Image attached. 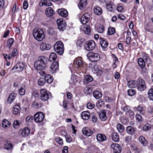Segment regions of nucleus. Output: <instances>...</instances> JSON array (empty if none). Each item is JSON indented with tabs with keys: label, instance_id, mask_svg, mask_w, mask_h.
I'll return each instance as SVG.
<instances>
[{
	"label": "nucleus",
	"instance_id": "f257e3e1",
	"mask_svg": "<svg viewBox=\"0 0 153 153\" xmlns=\"http://www.w3.org/2000/svg\"><path fill=\"white\" fill-rule=\"evenodd\" d=\"M46 58L44 56H40L38 60L34 63L35 69L38 71L43 70L45 69L46 65Z\"/></svg>",
	"mask_w": 153,
	"mask_h": 153
},
{
	"label": "nucleus",
	"instance_id": "f03ea898",
	"mask_svg": "<svg viewBox=\"0 0 153 153\" xmlns=\"http://www.w3.org/2000/svg\"><path fill=\"white\" fill-rule=\"evenodd\" d=\"M33 35L34 38L38 41H42L45 37L43 31L39 28H36L34 30Z\"/></svg>",
	"mask_w": 153,
	"mask_h": 153
},
{
	"label": "nucleus",
	"instance_id": "7ed1b4c3",
	"mask_svg": "<svg viewBox=\"0 0 153 153\" xmlns=\"http://www.w3.org/2000/svg\"><path fill=\"white\" fill-rule=\"evenodd\" d=\"M85 66L84 62L82 61L81 58H77L75 59L74 62L73 68L74 69L75 68L78 70H82L83 68Z\"/></svg>",
	"mask_w": 153,
	"mask_h": 153
},
{
	"label": "nucleus",
	"instance_id": "20e7f679",
	"mask_svg": "<svg viewBox=\"0 0 153 153\" xmlns=\"http://www.w3.org/2000/svg\"><path fill=\"white\" fill-rule=\"evenodd\" d=\"M40 97L41 100L43 101H46L48 99L52 97L51 93L44 89L40 90Z\"/></svg>",
	"mask_w": 153,
	"mask_h": 153
},
{
	"label": "nucleus",
	"instance_id": "39448f33",
	"mask_svg": "<svg viewBox=\"0 0 153 153\" xmlns=\"http://www.w3.org/2000/svg\"><path fill=\"white\" fill-rule=\"evenodd\" d=\"M54 49L56 52L59 55H62L64 52V45L61 41L56 42L54 45Z\"/></svg>",
	"mask_w": 153,
	"mask_h": 153
},
{
	"label": "nucleus",
	"instance_id": "423d86ee",
	"mask_svg": "<svg viewBox=\"0 0 153 153\" xmlns=\"http://www.w3.org/2000/svg\"><path fill=\"white\" fill-rule=\"evenodd\" d=\"M137 90L140 91L144 90L146 88V85L144 80L142 79H139L137 81Z\"/></svg>",
	"mask_w": 153,
	"mask_h": 153
},
{
	"label": "nucleus",
	"instance_id": "0eeeda50",
	"mask_svg": "<svg viewBox=\"0 0 153 153\" xmlns=\"http://www.w3.org/2000/svg\"><path fill=\"white\" fill-rule=\"evenodd\" d=\"M87 56L89 59L92 62H97L100 59V56L98 54L93 52L88 53Z\"/></svg>",
	"mask_w": 153,
	"mask_h": 153
},
{
	"label": "nucleus",
	"instance_id": "6e6552de",
	"mask_svg": "<svg viewBox=\"0 0 153 153\" xmlns=\"http://www.w3.org/2000/svg\"><path fill=\"white\" fill-rule=\"evenodd\" d=\"M85 47L86 51H92L95 47V43L94 40H91L85 43Z\"/></svg>",
	"mask_w": 153,
	"mask_h": 153
},
{
	"label": "nucleus",
	"instance_id": "1a4fd4ad",
	"mask_svg": "<svg viewBox=\"0 0 153 153\" xmlns=\"http://www.w3.org/2000/svg\"><path fill=\"white\" fill-rule=\"evenodd\" d=\"M59 29L61 31H63L66 27V24L65 21L62 19H58L56 21Z\"/></svg>",
	"mask_w": 153,
	"mask_h": 153
},
{
	"label": "nucleus",
	"instance_id": "9d476101",
	"mask_svg": "<svg viewBox=\"0 0 153 153\" xmlns=\"http://www.w3.org/2000/svg\"><path fill=\"white\" fill-rule=\"evenodd\" d=\"M44 115L41 112L36 113L34 115V119L36 123H40L42 121L44 118Z\"/></svg>",
	"mask_w": 153,
	"mask_h": 153
},
{
	"label": "nucleus",
	"instance_id": "9b49d317",
	"mask_svg": "<svg viewBox=\"0 0 153 153\" xmlns=\"http://www.w3.org/2000/svg\"><path fill=\"white\" fill-rule=\"evenodd\" d=\"M59 63L57 62H54L51 64L50 71L52 74H54L58 71Z\"/></svg>",
	"mask_w": 153,
	"mask_h": 153
},
{
	"label": "nucleus",
	"instance_id": "f8f14e48",
	"mask_svg": "<svg viewBox=\"0 0 153 153\" xmlns=\"http://www.w3.org/2000/svg\"><path fill=\"white\" fill-rule=\"evenodd\" d=\"M30 133V130L27 127H25L23 129H20L19 132V135L22 137H26L28 136Z\"/></svg>",
	"mask_w": 153,
	"mask_h": 153
},
{
	"label": "nucleus",
	"instance_id": "ddd939ff",
	"mask_svg": "<svg viewBox=\"0 0 153 153\" xmlns=\"http://www.w3.org/2000/svg\"><path fill=\"white\" fill-rule=\"evenodd\" d=\"M90 17V15L89 13H85L81 18L80 22L81 23L83 24H85L89 20Z\"/></svg>",
	"mask_w": 153,
	"mask_h": 153
},
{
	"label": "nucleus",
	"instance_id": "4468645a",
	"mask_svg": "<svg viewBox=\"0 0 153 153\" xmlns=\"http://www.w3.org/2000/svg\"><path fill=\"white\" fill-rule=\"evenodd\" d=\"M111 147L113 149L114 152L120 153L121 152V149L120 146L117 143H113L111 144Z\"/></svg>",
	"mask_w": 153,
	"mask_h": 153
},
{
	"label": "nucleus",
	"instance_id": "2eb2a0df",
	"mask_svg": "<svg viewBox=\"0 0 153 153\" xmlns=\"http://www.w3.org/2000/svg\"><path fill=\"white\" fill-rule=\"evenodd\" d=\"M106 6L107 9L109 11L114 12L116 9L115 6L110 1L106 3Z\"/></svg>",
	"mask_w": 153,
	"mask_h": 153
},
{
	"label": "nucleus",
	"instance_id": "dca6fc26",
	"mask_svg": "<svg viewBox=\"0 0 153 153\" xmlns=\"http://www.w3.org/2000/svg\"><path fill=\"white\" fill-rule=\"evenodd\" d=\"M133 110L135 111H137L142 115L145 114L146 110L141 105H138L137 107H134Z\"/></svg>",
	"mask_w": 153,
	"mask_h": 153
},
{
	"label": "nucleus",
	"instance_id": "f3484780",
	"mask_svg": "<svg viewBox=\"0 0 153 153\" xmlns=\"http://www.w3.org/2000/svg\"><path fill=\"white\" fill-rule=\"evenodd\" d=\"M40 49L42 51L48 50L51 48V45L43 42L41 44L40 46Z\"/></svg>",
	"mask_w": 153,
	"mask_h": 153
},
{
	"label": "nucleus",
	"instance_id": "a211bd4d",
	"mask_svg": "<svg viewBox=\"0 0 153 153\" xmlns=\"http://www.w3.org/2000/svg\"><path fill=\"white\" fill-rule=\"evenodd\" d=\"M82 132L83 134L88 137L91 136L93 134V131L87 127L83 128Z\"/></svg>",
	"mask_w": 153,
	"mask_h": 153
},
{
	"label": "nucleus",
	"instance_id": "6ab92c4d",
	"mask_svg": "<svg viewBox=\"0 0 153 153\" xmlns=\"http://www.w3.org/2000/svg\"><path fill=\"white\" fill-rule=\"evenodd\" d=\"M93 71L94 73L96 74L98 76L101 75L103 73L102 70L97 65L94 66Z\"/></svg>",
	"mask_w": 153,
	"mask_h": 153
},
{
	"label": "nucleus",
	"instance_id": "aec40b11",
	"mask_svg": "<svg viewBox=\"0 0 153 153\" xmlns=\"http://www.w3.org/2000/svg\"><path fill=\"white\" fill-rule=\"evenodd\" d=\"M81 29L86 34H89L90 33L91 29L90 26L88 25H83L82 26Z\"/></svg>",
	"mask_w": 153,
	"mask_h": 153
},
{
	"label": "nucleus",
	"instance_id": "412c9836",
	"mask_svg": "<svg viewBox=\"0 0 153 153\" xmlns=\"http://www.w3.org/2000/svg\"><path fill=\"white\" fill-rule=\"evenodd\" d=\"M24 68V65L22 62H19L13 67V69H16L19 71H22Z\"/></svg>",
	"mask_w": 153,
	"mask_h": 153
},
{
	"label": "nucleus",
	"instance_id": "4be33fe9",
	"mask_svg": "<svg viewBox=\"0 0 153 153\" xmlns=\"http://www.w3.org/2000/svg\"><path fill=\"white\" fill-rule=\"evenodd\" d=\"M101 40L100 44L103 50H105L108 45V42L103 38H100Z\"/></svg>",
	"mask_w": 153,
	"mask_h": 153
},
{
	"label": "nucleus",
	"instance_id": "5701e85b",
	"mask_svg": "<svg viewBox=\"0 0 153 153\" xmlns=\"http://www.w3.org/2000/svg\"><path fill=\"white\" fill-rule=\"evenodd\" d=\"M77 82V81L76 79V76L72 75L71 79L70 80L69 82L70 85L72 87H73L74 86H75Z\"/></svg>",
	"mask_w": 153,
	"mask_h": 153
},
{
	"label": "nucleus",
	"instance_id": "b1692460",
	"mask_svg": "<svg viewBox=\"0 0 153 153\" xmlns=\"http://www.w3.org/2000/svg\"><path fill=\"white\" fill-rule=\"evenodd\" d=\"M58 13L59 15L64 17H66L68 14L67 11L64 8L59 9Z\"/></svg>",
	"mask_w": 153,
	"mask_h": 153
},
{
	"label": "nucleus",
	"instance_id": "393cba45",
	"mask_svg": "<svg viewBox=\"0 0 153 153\" xmlns=\"http://www.w3.org/2000/svg\"><path fill=\"white\" fill-rule=\"evenodd\" d=\"M82 118L85 120H88L90 117V113L87 111H84L81 114Z\"/></svg>",
	"mask_w": 153,
	"mask_h": 153
},
{
	"label": "nucleus",
	"instance_id": "a878e982",
	"mask_svg": "<svg viewBox=\"0 0 153 153\" xmlns=\"http://www.w3.org/2000/svg\"><path fill=\"white\" fill-rule=\"evenodd\" d=\"M93 10L94 13L98 15H100L102 12V9L100 7L97 6L94 7Z\"/></svg>",
	"mask_w": 153,
	"mask_h": 153
},
{
	"label": "nucleus",
	"instance_id": "bb28decb",
	"mask_svg": "<svg viewBox=\"0 0 153 153\" xmlns=\"http://www.w3.org/2000/svg\"><path fill=\"white\" fill-rule=\"evenodd\" d=\"M54 13V11L52 8L51 7H48L46 10L45 14L46 16H51L53 15Z\"/></svg>",
	"mask_w": 153,
	"mask_h": 153
},
{
	"label": "nucleus",
	"instance_id": "cd10ccee",
	"mask_svg": "<svg viewBox=\"0 0 153 153\" xmlns=\"http://www.w3.org/2000/svg\"><path fill=\"white\" fill-rule=\"evenodd\" d=\"M87 4V0H80L78 5L79 8L82 10L86 7Z\"/></svg>",
	"mask_w": 153,
	"mask_h": 153
},
{
	"label": "nucleus",
	"instance_id": "c85d7f7f",
	"mask_svg": "<svg viewBox=\"0 0 153 153\" xmlns=\"http://www.w3.org/2000/svg\"><path fill=\"white\" fill-rule=\"evenodd\" d=\"M97 139L99 142H103L106 139V136L102 134H98L96 136Z\"/></svg>",
	"mask_w": 153,
	"mask_h": 153
},
{
	"label": "nucleus",
	"instance_id": "c756f323",
	"mask_svg": "<svg viewBox=\"0 0 153 153\" xmlns=\"http://www.w3.org/2000/svg\"><path fill=\"white\" fill-rule=\"evenodd\" d=\"M100 119L102 121H105L107 119L106 112L105 110L102 111L99 114Z\"/></svg>",
	"mask_w": 153,
	"mask_h": 153
},
{
	"label": "nucleus",
	"instance_id": "7c9ffc66",
	"mask_svg": "<svg viewBox=\"0 0 153 153\" xmlns=\"http://www.w3.org/2000/svg\"><path fill=\"white\" fill-rule=\"evenodd\" d=\"M128 86L130 88H134L136 87L137 81H131L128 82Z\"/></svg>",
	"mask_w": 153,
	"mask_h": 153
},
{
	"label": "nucleus",
	"instance_id": "2f4dec72",
	"mask_svg": "<svg viewBox=\"0 0 153 153\" xmlns=\"http://www.w3.org/2000/svg\"><path fill=\"white\" fill-rule=\"evenodd\" d=\"M138 63L139 66L141 68H144L145 66V62L142 58H139L138 60Z\"/></svg>",
	"mask_w": 153,
	"mask_h": 153
},
{
	"label": "nucleus",
	"instance_id": "473e14b6",
	"mask_svg": "<svg viewBox=\"0 0 153 153\" xmlns=\"http://www.w3.org/2000/svg\"><path fill=\"white\" fill-rule=\"evenodd\" d=\"M20 111V108L18 105H16L14 107L13 113L14 114H17L19 113Z\"/></svg>",
	"mask_w": 153,
	"mask_h": 153
},
{
	"label": "nucleus",
	"instance_id": "72a5a7b5",
	"mask_svg": "<svg viewBox=\"0 0 153 153\" xmlns=\"http://www.w3.org/2000/svg\"><path fill=\"white\" fill-rule=\"evenodd\" d=\"M93 94L94 97L96 99H100L102 96L101 93L97 91H94Z\"/></svg>",
	"mask_w": 153,
	"mask_h": 153
},
{
	"label": "nucleus",
	"instance_id": "f704fd0d",
	"mask_svg": "<svg viewBox=\"0 0 153 153\" xmlns=\"http://www.w3.org/2000/svg\"><path fill=\"white\" fill-rule=\"evenodd\" d=\"M17 50L16 49H14L13 52L10 53L8 56V59H10V58L16 56L17 55Z\"/></svg>",
	"mask_w": 153,
	"mask_h": 153
},
{
	"label": "nucleus",
	"instance_id": "c9c22d12",
	"mask_svg": "<svg viewBox=\"0 0 153 153\" xmlns=\"http://www.w3.org/2000/svg\"><path fill=\"white\" fill-rule=\"evenodd\" d=\"M112 138L114 142H118L119 141V136L117 133H113L112 135Z\"/></svg>",
	"mask_w": 153,
	"mask_h": 153
},
{
	"label": "nucleus",
	"instance_id": "e433bc0d",
	"mask_svg": "<svg viewBox=\"0 0 153 153\" xmlns=\"http://www.w3.org/2000/svg\"><path fill=\"white\" fill-rule=\"evenodd\" d=\"M126 131L128 133L130 134H132L134 133L135 129L132 127L128 126L126 128Z\"/></svg>",
	"mask_w": 153,
	"mask_h": 153
},
{
	"label": "nucleus",
	"instance_id": "4c0bfd02",
	"mask_svg": "<svg viewBox=\"0 0 153 153\" xmlns=\"http://www.w3.org/2000/svg\"><path fill=\"white\" fill-rule=\"evenodd\" d=\"M16 97V94L14 93H11L8 98L7 101L10 103H11Z\"/></svg>",
	"mask_w": 153,
	"mask_h": 153
},
{
	"label": "nucleus",
	"instance_id": "58836bf2",
	"mask_svg": "<svg viewBox=\"0 0 153 153\" xmlns=\"http://www.w3.org/2000/svg\"><path fill=\"white\" fill-rule=\"evenodd\" d=\"M139 140L140 143L143 146H146L147 144V142L146 140L144 137L140 136L139 137Z\"/></svg>",
	"mask_w": 153,
	"mask_h": 153
},
{
	"label": "nucleus",
	"instance_id": "ea45409f",
	"mask_svg": "<svg viewBox=\"0 0 153 153\" xmlns=\"http://www.w3.org/2000/svg\"><path fill=\"white\" fill-rule=\"evenodd\" d=\"M10 125V123L7 120H4L2 123V126L4 128H8Z\"/></svg>",
	"mask_w": 153,
	"mask_h": 153
},
{
	"label": "nucleus",
	"instance_id": "a19ab883",
	"mask_svg": "<svg viewBox=\"0 0 153 153\" xmlns=\"http://www.w3.org/2000/svg\"><path fill=\"white\" fill-rule=\"evenodd\" d=\"M57 58V55L55 53L52 52L50 55L49 60L51 62H52L56 60Z\"/></svg>",
	"mask_w": 153,
	"mask_h": 153
},
{
	"label": "nucleus",
	"instance_id": "79ce46f5",
	"mask_svg": "<svg viewBox=\"0 0 153 153\" xmlns=\"http://www.w3.org/2000/svg\"><path fill=\"white\" fill-rule=\"evenodd\" d=\"M45 81L46 80L47 82L48 83H51L53 81V77L50 75L48 74L46 75L45 78Z\"/></svg>",
	"mask_w": 153,
	"mask_h": 153
},
{
	"label": "nucleus",
	"instance_id": "37998d69",
	"mask_svg": "<svg viewBox=\"0 0 153 153\" xmlns=\"http://www.w3.org/2000/svg\"><path fill=\"white\" fill-rule=\"evenodd\" d=\"M41 3L42 5L49 6L52 5V3L49 0H42L41 1Z\"/></svg>",
	"mask_w": 153,
	"mask_h": 153
},
{
	"label": "nucleus",
	"instance_id": "c03bdc74",
	"mask_svg": "<svg viewBox=\"0 0 153 153\" xmlns=\"http://www.w3.org/2000/svg\"><path fill=\"white\" fill-rule=\"evenodd\" d=\"M93 80V78L90 76H86L84 79V82L85 83H87L89 82L92 81Z\"/></svg>",
	"mask_w": 153,
	"mask_h": 153
},
{
	"label": "nucleus",
	"instance_id": "a18cd8bd",
	"mask_svg": "<svg viewBox=\"0 0 153 153\" xmlns=\"http://www.w3.org/2000/svg\"><path fill=\"white\" fill-rule=\"evenodd\" d=\"M148 95L149 99L151 100H153V88H151L149 89Z\"/></svg>",
	"mask_w": 153,
	"mask_h": 153
},
{
	"label": "nucleus",
	"instance_id": "49530a36",
	"mask_svg": "<svg viewBox=\"0 0 153 153\" xmlns=\"http://www.w3.org/2000/svg\"><path fill=\"white\" fill-rule=\"evenodd\" d=\"M13 148V145L11 143H7L5 144L4 148L7 150H11Z\"/></svg>",
	"mask_w": 153,
	"mask_h": 153
},
{
	"label": "nucleus",
	"instance_id": "de8ad7c7",
	"mask_svg": "<svg viewBox=\"0 0 153 153\" xmlns=\"http://www.w3.org/2000/svg\"><path fill=\"white\" fill-rule=\"evenodd\" d=\"M117 129L119 132H123L124 131V126L120 124H118L117 126Z\"/></svg>",
	"mask_w": 153,
	"mask_h": 153
},
{
	"label": "nucleus",
	"instance_id": "09e8293b",
	"mask_svg": "<svg viewBox=\"0 0 153 153\" xmlns=\"http://www.w3.org/2000/svg\"><path fill=\"white\" fill-rule=\"evenodd\" d=\"M14 42V40L13 38L9 39L7 41L6 46L10 48L13 45Z\"/></svg>",
	"mask_w": 153,
	"mask_h": 153
},
{
	"label": "nucleus",
	"instance_id": "8fccbe9b",
	"mask_svg": "<svg viewBox=\"0 0 153 153\" xmlns=\"http://www.w3.org/2000/svg\"><path fill=\"white\" fill-rule=\"evenodd\" d=\"M115 30L113 27H109L108 28V34L109 35L113 34L115 32Z\"/></svg>",
	"mask_w": 153,
	"mask_h": 153
},
{
	"label": "nucleus",
	"instance_id": "3c124183",
	"mask_svg": "<svg viewBox=\"0 0 153 153\" xmlns=\"http://www.w3.org/2000/svg\"><path fill=\"white\" fill-rule=\"evenodd\" d=\"M45 82V79L43 78H41L39 79L38 83V84L41 86L43 85Z\"/></svg>",
	"mask_w": 153,
	"mask_h": 153
},
{
	"label": "nucleus",
	"instance_id": "603ef678",
	"mask_svg": "<svg viewBox=\"0 0 153 153\" xmlns=\"http://www.w3.org/2000/svg\"><path fill=\"white\" fill-rule=\"evenodd\" d=\"M84 93L86 94H90L91 93V91L90 87H86L85 88L84 90Z\"/></svg>",
	"mask_w": 153,
	"mask_h": 153
},
{
	"label": "nucleus",
	"instance_id": "864d4df0",
	"mask_svg": "<svg viewBox=\"0 0 153 153\" xmlns=\"http://www.w3.org/2000/svg\"><path fill=\"white\" fill-rule=\"evenodd\" d=\"M151 126L149 124H146L143 127V130L144 131H146L149 130L151 128Z\"/></svg>",
	"mask_w": 153,
	"mask_h": 153
},
{
	"label": "nucleus",
	"instance_id": "5fc2aeb1",
	"mask_svg": "<svg viewBox=\"0 0 153 153\" xmlns=\"http://www.w3.org/2000/svg\"><path fill=\"white\" fill-rule=\"evenodd\" d=\"M56 141L59 145H62L63 144L62 139L59 137H57L55 138Z\"/></svg>",
	"mask_w": 153,
	"mask_h": 153
},
{
	"label": "nucleus",
	"instance_id": "6e6d98bb",
	"mask_svg": "<svg viewBox=\"0 0 153 153\" xmlns=\"http://www.w3.org/2000/svg\"><path fill=\"white\" fill-rule=\"evenodd\" d=\"M25 91L24 88L21 87L19 90V93L21 95H23L25 93Z\"/></svg>",
	"mask_w": 153,
	"mask_h": 153
},
{
	"label": "nucleus",
	"instance_id": "4d7b16f0",
	"mask_svg": "<svg viewBox=\"0 0 153 153\" xmlns=\"http://www.w3.org/2000/svg\"><path fill=\"white\" fill-rule=\"evenodd\" d=\"M135 91L133 89H130L128 91V94L130 96H132L135 94Z\"/></svg>",
	"mask_w": 153,
	"mask_h": 153
},
{
	"label": "nucleus",
	"instance_id": "13d9d810",
	"mask_svg": "<svg viewBox=\"0 0 153 153\" xmlns=\"http://www.w3.org/2000/svg\"><path fill=\"white\" fill-rule=\"evenodd\" d=\"M123 10L124 8L122 4H119L118 5L117 10L118 12H123Z\"/></svg>",
	"mask_w": 153,
	"mask_h": 153
},
{
	"label": "nucleus",
	"instance_id": "bf43d9fd",
	"mask_svg": "<svg viewBox=\"0 0 153 153\" xmlns=\"http://www.w3.org/2000/svg\"><path fill=\"white\" fill-rule=\"evenodd\" d=\"M97 30L99 33H102L104 31V28L102 25H100L97 28Z\"/></svg>",
	"mask_w": 153,
	"mask_h": 153
},
{
	"label": "nucleus",
	"instance_id": "052dcab7",
	"mask_svg": "<svg viewBox=\"0 0 153 153\" xmlns=\"http://www.w3.org/2000/svg\"><path fill=\"white\" fill-rule=\"evenodd\" d=\"M95 106L94 104H92L90 102H89L87 104V107L88 108L91 109L93 108Z\"/></svg>",
	"mask_w": 153,
	"mask_h": 153
},
{
	"label": "nucleus",
	"instance_id": "680f3d73",
	"mask_svg": "<svg viewBox=\"0 0 153 153\" xmlns=\"http://www.w3.org/2000/svg\"><path fill=\"white\" fill-rule=\"evenodd\" d=\"M66 142L68 143H71L72 141V140L71 137L69 135H68L65 137Z\"/></svg>",
	"mask_w": 153,
	"mask_h": 153
},
{
	"label": "nucleus",
	"instance_id": "e2e57ef3",
	"mask_svg": "<svg viewBox=\"0 0 153 153\" xmlns=\"http://www.w3.org/2000/svg\"><path fill=\"white\" fill-rule=\"evenodd\" d=\"M32 105L33 106L35 107L36 108H40L41 107V105L40 104H39L37 102H33Z\"/></svg>",
	"mask_w": 153,
	"mask_h": 153
},
{
	"label": "nucleus",
	"instance_id": "0e129e2a",
	"mask_svg": "<svg viewBox=\"0 0 153 153\" xmlns=\"http://www.w3.org/2000/svg\"><path fill=\"white\" fill-rule=\"evenodd\" d=\"M83 42L82 39L78 40L76 42L77 46L81 47L82 45Z\"/></svg>",
	"mask_w": 153,
	"mask_h": 153
},
{
	"label": "nucleus",
	"instance_id": "69168bd1",
	"mask_svg": "<svg viewBox=\"0 0 153 153\" xmlns=\"http://www.w3.org/2000/svg\"><path fill=\"white\" fill-rule=\"evenodd\" d=\"M28 7V3L27 1L25 0L23 4V7L24 9H26Z\"/></svg>",
	"mask_w": 153,
	"mask_h": 153
},
{
	"label": "nucleus",
	"instance_id": "338daca9",
	"mask_svg": "<svg viewBox=\"0 0 153 153\" xmlns=\"http://www.w3.org/2000/svg\"><path fill=\"white\" fill-rule=\"evenodd\" d=\"M135 117L137 121L139 122L141 121L142 116L140 114H137L136 115Z\"/></svg>",
	"mask_w": 153,
	"mask_h": 153
},
{
	"label": "nucleus",
	"instance_id": "774afa93",
	"mask_svg": "<svg viewBox=\"0 0 153 153\" xmlns=\"http://www.w3.org/2000/svg\"><path fill=\"white\" fill-rule=\"evenodd\" d=\"M68 147L67 146H65L62 150V153H68Z\"/></svg>",
	"mask_w": 153,
	"mask_h": 153
}]
</instances>
